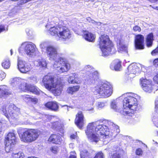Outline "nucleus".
<instances>
[{
    "label": "nucleus",
    "mask_w": 158,
    "mask_h": 158,
    "mask_svg": "<svg viewBox=\"0 0 158 158\" xmlns=\"http://www.w3.org/2000/svg\"><path fill=\"white\" fill-rule=\"evenodd\" d=\"M29 91L36 94H40V92L39 89L36 86L31 85V87H30Z\"/></svg>",
    "instance_id": "obj_34"
},
{
    "label": "nucleus",
    "mask_w": 158,
    "mask_h": 158,
    "mask_svg": "<svg viewBox=\"0 0 158 158\" xmlns=\"http://www.w3.org/2000/svg\"><path fill=\"white\" fill-rule=\"evenodd\" d=\"M93 91L102 97L107 98L112 93V86L108 82H99L94 88Z\"/></svg>",
    "instance_id": "obj_5"
},
{
    "label": "nucleus",
    "mask_w": 158,
    "mask_h": 158,
    "mask_svg": "<svg viewBox=\"0 0 158 158\" xmlns=\"http://www.w3.org/2000/svg\"><path fill=\"white\" fill-rule=\"evenodd\" d=\"M71 35L70 31L67 27L60 26L57 40H67L71 38Z\"/></svg>",
    "instance_id": "obj_9"
},
{
    "label": "nucleus",
    "mask_w": 158,
    "mask_h": 158,
    "mask_svg": "<svg viewBox=\"0 0 158 158\" xmlns=\"http://www.w3.org/2000/svg\"><path fill=\"white\" fill-rule=\"evenodd\" d=\"M83 71L86 73L87 78L89 76L90 73L94 71L92 67L89 65L85 66L83 69Z\"/></svg>",
    "instance_id": "obj_33"
},
{
    "label": "nucleus",
    "mask_w": 158,
    "mask_h": 158,
    "mask_svg": "<svg viewBox=\"0 0 158 158\" xmlns=\"http://www.w3.org/2000/svg\"><path fill=\"white\" fill-rule=\"evenodd\" d=\"M48 140L53 143L60 144L62 140L60 135L53 134L50 136Z\"/></svg>",
    "instance_id": "obj_20"
},
{
    "label": "nucleus",
    "mask_w": 158,
    "mask_h": 158,
    "mask_svg": "<svg viewBox=\"0 0 158 158\" xmlns=\"http://www.w3.org/2000/svg\"><path fill=\"white\" fill-rule=\"evenodd\" d=\"M89 155V153L86 150H84L80 151L81 158H85L86 156H88Z\"/></svg>",
    "instance_id": "obj_38"
},
{
    "label": "nucleus",
    "mask_w": 158,
    "mask_h": 158,
    "mask_svg": "<svg viewBox=\"0 0 158 158\" xmlns=\"http://www.w3.org/2000/svg\"><path fill=\"white\" fill-rule=\"evenodd\" d=\"M23 98L25 100H28L30 98L28 97V96L27 95L24 96L23 97Z\"/></svg>",
    "instance_id": "obj_56"
},
{
    "label": "nucleus",
    "mask_w": 158,
    "mask_h": 158,
    "mask_svg": "<svg viewBox=\"0 0 158 158\" xmlns=\"http://www.w3.org/2000/svg\"><path fill=\"white\" fill-rule=\"evenodd\" d=\"M46 51L51 60H55L58 56L57 49L53 46H48L46 48Z\"/></svg>",
    "instance_id": "obj_12"
},
{
    "label": "nucleus",
    "mask_w": 158,
    "mask_h": 158,
    "mask_svg": "<svg viewBox=\"0 0 158 158\" xmlns=\"http://www.w3.org/2000/svg\"><path fill=\"white\" fill-rule=\"evenodd\" d=\"M28 158H37L35 157H29Z\"/></svg>",
    "instance_id": "obj_63"
},
{
    "label": "nucleus",
    "mask_w": 158,
    "mask_h": 158,
    "mask_svg": "<svg viewBox=\"0 0 158 158\" xmlns=\"http://www.w3.org/2000/svg\"><path fill=\"white\" fill-rule=\"evenodd\" d=\"M106 105L105 102H99L98 103L97 107L98 109H101L103 107Z\"/></svg>",
    "instance_id": "obj_43"
},
{
    "label": "nucleus",
    "mask_w": 158,
    "mask_h": 158,
    "mask_svg": "<svg viewBox=\"0 0 158 158\" xmlns=\"http://www.w3.org/2000/svg\"><path fill=\"white\" fill-rule=\"evenodd\" d=\"M26 32L27 35L31 36L32 34V31L29 29L27 28L26 29Z\"/></svg>",
    "instance_id": "obj_53"
},
{
    "label": "nucleus",
    "mask_w": 158,
    "mask_h": 158,
    "mask_svg": "<svg viewBox=\"0 0 158 158\" xmlns=\"http://www.w3.org/2000/svg\"><path fill=\"white\" fill-rule=\"evenodd\" d=\"M94 158H104L103 154L102 152H99L96 155Z\"/></svg>",
    "instance_id": "obj_46"
},
{
    "label": "nucleus",
    "mask_w": 158,
    "mask_h": 158,
    "mask_svg": "<svg viewBox=\"0 0 158 158\" xmlns=\"http://www.w3.org/2000/svg\"><path fill=\"white\" fill-rule=\"evenodd\" d=\"M70 69V65L69 63H67L64 60L63 64L61 65V67L57 69V70L60 72L63 73L64 72H67Z\"/></svg>",
    "instance_id": "obj_26"
},
{
    "label": "nucleus",
    "mask_w": 158,
    "mask_h": 158,
    "mask_svg": "<svg viewBox=\"0 0 158 158\" xmlns=\"http://www.w3.org/2000/svg\"><path fill=\"white\" fill-rule=\"evenodd\" d=\"M2 66L5 69H8L10 66V62L9 59H7L4 60L2 63Z\"/></svg>",
    "instance_id": "obj_35"
},
{
    "label": "nucleus",
    "mask_w": 158,
    "mask_h": 158,
    "mask_svg": "<svg viewBox=\"0 0 158 158\" xmlns=\"http://www.w3.org/2000/svg\"><path fill=\"white\" fill-rule=\"evenodd\" d=\"M46 27L47 28L50 27L49 25H48V24L46 26Z\"/></svg>",
    "instance_id": "obj_61"
},
{
    "label": "nucleus",
    "mask_w": 158,
    "mask_h": 158,
    "mask_svg": "<svg viewBox=\"0 0 158 158\" xmlns=\"http://www.w3.org/2000/svg\"><path fill=\"white\" fill-rule=\"evenodd\" d=\"M76 137V135L74 134L70 136V138L72 139H74Z\"/></svg>",
    "instance_id": "obj_57"
},
{
    "label": "nucleus",
    "mask_w": 158,
    "mask_h": 158,
    "mask_svg": "<svg viewBox=\"0 0 158 158\" xmlns=\"http://www.w3.org/2000/svg\"><path fill=\"white\" fill-rule=\"evenodd\" d=\"M83 36L86 40L90 42H93L95 38L94 35L87 31L84 32Z\"/></svg>",
    "instance_id": "obj_23"
},
{
    "label": "nucleus",
    "mask_w": 158,
    "mask_h": 158,
    "mask_svg": "<svg viewBox=\"0 0 158 158\" xmlns=\"http://www.w3.org/2000/svg\"><path fill=\"white\" fill-rule=\"evenodd\" d=\"M8 113L9 118L13 119L17 118L18 116L20 114V109L14 104H10L8 107Z\"/></svg>",
    "instance_id": "obj_10"
},
{
    "label": "nucleus",
    "mask_w": 158,
    "mask_h": 158,
    "mask_svg": "<svg viewBox=\"0 0 158 158\" xmlns=\"http://www.w3.org/2000/svg\"><path fill=\"white\" fill-rule=\"evenodd\" d=\"M24 156L23 153L19 152L17 153H13L12 155V158H23Z\"/></svg>",
    "instance_id": "obj_36"
},
{
    "label": "nucleus",
    "mask_w": 158,
    "mask_h": 158,
    "mask_svg": "<svg viewBox=\"0 0 158 158\" xmlns=\"http://www.w3.org/2000/svg\"><path fill=\"white\" fill-rule=\"evenodd\" d=\"M98 76L99 74L97 71H93L87 77V80L89 83H92L95 79L98 78Z\"/></svg>",
    "instance_id": "obj_24"
},
{
    "label": "nucleus",
    "mask_w": 158,
    "mask_h": 158,
    "mask_svg": "<svg viewBox=\"0 0 158 158\" xmlns=\"http://www.w3.org/2000/svg\"><path fill=\"white\" fill-rule=\"evenodd\" d=\"M21 82V79L19 78H15L11 80V83L13 85H16L19 84Z\"/></svg>",
    "instance_id": "obj_37"
},
{
    "label": "nucleus",
    "mask_w": 158,
    "mask_h": 158,
    "mask_svg": "<svg viewBox=\"0 0 158 158\" xmlns=\"http://www.w3.org/2000/svg\"><path fill=\"white\" fill-rule=\"evenodd\" d=\"M60 26H54L50 27L48 31L49 33L52 35L56 36L57 39L58 36L59 30Z\"/></svg>",
    "instance_id": "obj_25"
},
{
    "label": "nucleus",
    "mask_w": 158,
    "mask_h": 158,
    "mask_svg": "<svg viewBox=\"0 0 158 158\" xmlns=\"http://www.w3.org/2000/svg\"><path fill=\"white\" fill-rule=\"evenodd\" d=\"M6 74L3 71H0V81H2L6 77Z\"/></svg>",
    "instance_id": "obj_44"
},
{
    "label": "nucleus",
    "mask_w": 158,
    "mask_h": 158,
    "mask_svg": "<svg viewBox=\"0 0 158 158\" xmlns=\"http://www.w3.org/2000/svg\"><path fill=\"white\" fill-rule=\"evenodd\" d=\"M43 82L46 88L52 91L55 95H59L62 90V86L57 82L56 79L52 76H45L43 78Z\"/></svg>",
    "instance_id": "obj_4"
},
{
    "label": "nucleus",
    "mask_w": 158,
    "mask_h": 158,
    "mask_svg": "<svg viewBox=\"0 0 158 158\" xmlns=\"http://www.w3.org/2000/svg\"><path fill=\"white\" fill-rule=\"evenodd\" d=\"M111 158H122L121 154L118 152L114 153L112 156Z\"/></svg>",
    "instance_id": "obj_45"
},
{
    "label": "nucleus",
    "mask_w": 158,
    "mask_h": 158,
    "mask_svg": "<svg viewBox=\"0 0 158 158\" xmlns=\"http://www.w3.org/2000/svg\"><path fill=\"white\" fill-rule=\"evenodd\" d=\"M7 28H6L4 25L0 24V33L5 31H7Z\"/></svg>",
    "instance_id": "obj_47"
},
{
    "label": "nucleus",
    "mask_w": 158,
    "mask_h": 158,
    "mask_svg": "<svg viewBox=\"0 0 158 158\" xmlns=\"http://www.w3.org/2000/svg\"><path fill=\"white\" fill-rule=\"evenodd\" d=\"M69 158H76V156L73 155H72L71 154L70 155Z\"/></svg>",
    "instance_id": "obj_58"
},
{
    "label": "nucleus",
    "mask_w": 158,
    "mask_h": 158,
    "mask_svg": "<svg viewBox=\"0 0 158 158\" xmlns=\"http://www.w3.org/2000/svg\"><path fill=\"white\" fill-rule=\"evenodd\" d=\"M28 2V0H21L18 2L19 5H22Z\"/></svg>",
    "instance_id": "obj_51"
},
{
    "label": "nucleus",
    "mask_w": 158,
    "mask_h": 158,
    "mask_svg": "<svg viewBox=\"0 0 158 158\" xmlns=\"http://www.w3.org/2000/svg\"><path fill=\"white\" fill-rule=\"evenodd\" d=\"M64 106L65 107V109H66L67 110V111H68L69 110V109L70 108L69 107H68V106L66 105Z\"/></svg>",
    "instance_id": "obj_59"
},
{
    "label": "nucleus",
    "mask_w": 158,
    "mask_h": 158,
    "mask_svg": "<svg viewBox=\"0 0 158 158\" xmlns=\"http://www.w3.org/2000/svg\"><path fill=\"white\" fill-rule=\"evenodd\" d=\"M115 131L119 132L118 126L110 121L100 120L89 124L85 132L90 142L96 143L100 137L105 139L111 137Z\"/></svg>",
    "instance_id": "obj_1"
},
{
    "label": "nucleus",
    "mask_w": 158,
    "mask_h": 158,
    "mask_svg": "<svg viewBox=\"0 0 158 158\" xmlns=\"http://www.w3.org/2000/svg\"><path fill=\"white\" fill-rule=\"evenodd\" d=\"M1 110L3 112V113L4 114V115L6 117L8 118H9V114H8V112L6 110V107L5 106H3L2 108L1 109Z\"/></svg>",
    "instance_id": "obj_40"
},
{
    "label": "nucleus",
    "mask_w": 158,
    "mask_h": 158,
    "mask_svg": "<svg viewBox=\"0 0 158 158\" xmlns=\"http://www.w3.org/2000/svg\"><path fill=\"white\" fill-rule=\"evenodd\" d=\"M47 45V43L46 42H43L40 44V47L42 49H44Z\"/></svg>",
    "instance_id": "obj_52"
},
{
    "label": "nucleus",
    "mask_w": 158,
    "mask_h": 158,
    "mask_svg": "<svg viewBox=\"0 0 158 158\" xmlns=\"http://www.w3.org/2000/svg\"><path fill=\"white\" fill-rule=\"evenodd\" d=\"M10 52L11 55H12V49H11L10 50Z\"/></svg>",
    "instance_id": "obj_62"
},
{
    "label": "nucleus",
    "mask_w": 158,
    "mask_h": 158,
    "mask_svg": "<svg viewBox=\"0 0 158 158\" xmlns=\"http://www.w3.org/2000/svg\"><path fill=\"white\" fill-rule=\"evenodd\" d=\"M40 132L34 129H28L19 134L21 141L25 143H30L35 140L39 137Z\"/></svg>",
    "instance_id": "obj_6"
},
{
    "label": "nucleus",
    "mask_w": 158,
    "mask_h": 158,
    "mask_svg": "<svg viewBox=\"0 0 158 158\" xmlns=\"http://www.w3.org/2000/svg\"><path fill=\"white\" fill-rule=\"evenodd\" d=\"M152 121L154 125L158 127V97L155 101V110L153 114Z\"/></svg>",
    "instance_id": "obj_16"
},
{
    "label": "nucleus",
    "mask_w": 158,
    "mask_h": 158,
    "mask_svg": "<svg viewBox=\"0 0 158 158\" xmlns=\"http://www.w3.org/2000/svg\"><path fill=\"white\" fill-rule=\"evenodd\" d=\"M35 64L40 68L44 69L46 67L47 63L46 60L43 59H39L35 61L34 62Z\"/></svg>",
    "instance_id": "obj_27"
},
{
    "label": "nucleus",
    "mask_w": 158,
    "mask_h": 158,
    "mask_svg": "<svg viewBox=\"0 0 158 158\" xmlns=\"http://www.w3.org/2000/svg\"><path fill=\"white\" fill-rule=\"evenodd\" d=\"M52 127L53 128L59 129L60 127H62V125L58 121H56L52 123Z\"/></svg>",
    "instance_id": "obj_39"
},
{
    "label": "nucleus",
    "mask_w": 158,
    "mask_h": 158,
    "mask_svg": "<svg viewBox=\"0 0 158 158\" xmlns=\"http://www.w3.org/2000/svg\"><path fill=\"white\" fill-rule=\"evenodd\" d=\"M12 92L6 86H2L0 87V98L4 96L11 94Z\"/></svg>",
    "instance_id": "obj_22"
},
{
    "label": "nucleus",
    "mask_w": 158,
    "mask_h": 158,
    "mask_svg": "<svg viewBox=\"0 0 158 158\" xmlns=\"http://www.w3.org/2000/svg\"><path fill=\"white\" fill-rule=\"evenodd\" d=\"M15 135L14 132H9L6 136L5 139L6 143L5 150L9 152L11 148L12 145H14L16 143Z\"/></svg>",
    "instance_id": "obj_8"
},
{
    "label": "nucleus",
    "mask_w": 158,
    "mask_h": 158,
    "mask_svg": "<svg viewBox=\"0 0 158 158\" xmlns=\"http://www.w3.org/2000/svg\"><path fill=\"white\" fill-rule=\"evenodd\" d=\"M144 38L143 35H138L135 36V48L138 49H143L144 45Z\"/></svg>",
    "instance_id": "obj_14"
},
{
    "label": "nucleus",
    "mask_w": 158,
    "mask_h": 158,
    "mask_svg": "<svg viewBox=\"0 0 158 158\" xmlns=\"http://www.w3.org/2000/svg\"><path fill=\"white\" fill-rule=\"evenodd\" d=\"M45 106L49 109L55 111H57L59 108L58 104L56 102H48L45 104Z\"/></svg>",
    "instance_id": "obj_21"
},
{
    "label": "nucleus",
    "mask_w": 158,
    "mask_h": 158,
    "mask_svg": "<svg viewBox=\"0 0 158 158\" xmlns=\"http://www.w3.org/2000/svg\"><path fill=\"white\" fill-rule=\"evenodd\" d=\"M121 62L118 59L114 60L111 63L110 68L112 70H114L116 71L120 70L121 68Z\"/></svg>",
    "instance_id": "obj_19"
},
{
    "label": "nucleus",
    "mask_w": 158,
    "mask_h": 158,
    "mask_svg": "<svg viewBox=\"0 0 158 158\" xmlns=\"http://www.w3.org/2000/svg\"><path fill=\"white\" fill-rule=\"evenodd\" d=\"M36 51L35 45L32 43L28 42L23 43L19 49V52L22 55L26 54L31 57L35 55Z\"/></svg>",
    "instance_id": "obj_7"
},
{
    "label": "nucleus",
    "mask_w": 158,
    "mask_h": 158,
    "mask_svg": "<svg viewBox=\"0 0 158 158\" xmlns=\"http://www.w3.org/2000/svg\"><path fill=\"white\" fill-rule=\"evenodd\" d=\"M87 20L88 21L89 23H92L94 24H98V25H100L101 24V23L100 22H97L95 21L93 19H91L90 17H88L86 18Z\"/></svg>",
    "instance_id": "obj_41"
},
{
    "label": "nucleus",
    "mask_w": 158,
    "mask_h": 158,
    "mask_svg": "<svg viewBox=\"0 0 158 158\" xmlns=\"http://www.w3.org/2000/svg\"><path fill=\"white\" fill-rule=\"evenodd\" d=\"M117 45L118 47V48L120 51L127 53V46L124 45L121 40H119L117 41Z\"/></svg>",
    "instance_id": "obj_29"
},
{
    "label": "nucleus",
    "mask_w": 158,
    "mask_h": 158,
    "mask_svg": "<svg viewBox=\"0 0 158 158\" xmlns=\"http://www.w3.org/2000/svg\"><path fill=\"white\" fill-rule=\"evenodd\" d=\"M18 68L19 71L23 73H26L29 71L31 69V66L27 64L25 61L18 60Z\"/></svg>",
    "instance_id": "obj_13"
},
{
    "label": "nucleus",
    "mask_w": 158,
    "mask_h": 158,
    "mask_svg": "<svg viewBox=\"0 0 158 158\" xmlns=\"http://www.w3.org/2000/svg\"><path fill=\"white\" fill-rule=\"evenodd\" d=\"M153 40V33H151L148 35L146 39V43L147 46L148 47H151L152 45Z\"/></svg>",
    "instance_id": "obj_30"
},
{
    "label": "nucleus",
    "mask_w": 158,
    "mask_h": 158,
    "mask_svg": "<svg viewBox=\"0 0 158 158\" xmlns=\"http://www.w3.org/2000/svg\"><path fill=\"white\" fill-rule=\"evenodd\" d=\"M65 59L62 58L60 57L55 60V62L53 64V66L54 68L57 70L61 67V65L63 64Z\"/></svg>",
    "instance_id": "obj_28"
},
{
    "label": "nucleus",
    "mask_w": 158,
    "mask_h": 158,
    "mask_svg": "<svg viewBox=\"0 0 158 158\" xmlns=\"http://www.w3.org/2000/svg\"><path fill=\"white\" fill-rule=\"evenodd\" d=\"M75 123L79 128L82 129L84 124V117L82 112H79L76 115Z\"/></svg>",
    "instance_id": "obj_15"
},
{
    "label": "nucleus",
    "mask_w": 158,
    "mask_h": 158,
    "mask_svg": "<svg viewBox=\"0 0 158 158\" xmlns=\"http://www.w3.org/2000/svg\"><path fill=\"white\" fill-rule=\"evenodd\" d=\"M37 101V99H35V101L36 102Z\"/></svg>",
    "instance_id": "obj_64"
},
{
    "label": "nucleus",
    "mask_w": 158,
    "mask_h": 158,
    "mask_svg": "<svg viewBox=\"0 0 158 158\" xmlns=\"http://www.w3.org/2000/svg\"><path fill=\"white\" fill-rule=\"evenodd\" d=\"M152 8L155 9H156L158 10V6H156L155 7H152Z\"/></svg>",
    "instance_id": "obj_60"
},
{
    "label": "nucleus",
    "mask_w": 158,
    "mask_h": 158,
    "mask_svg": "<svg viewBox=\"0 0 158 158\" xmlns=\"http://www.w3.org/2000/svg\"><path fill=\"white\" fill-rule=\"evenodd\" d=\"M128 73H126L128 75L131 73L133 74H138L140 71L139 67L135 64H132L129 65L127 68Z\"/></svg>",
    "instance_id": "obj_17"
},
{
    "label": "nucleus",
    "mask_w": 158,
    "mask_h": 158,
    "mask_svg": "<svg viewBox=\"0 0 158 158\" xmlns=\"http://www.w3.org/2000/svg\"><path fill=\"white\" fill-rule=\"evenodd\" d=\"M153 65L156 67L158 68V58L155 59L153 62Z\"/></svg>",
    "instance_id": "obj_50"
},
{
    "label": "nucleus",
    "mask_w": 158,
    "mask_h": 158,
    "mask_svg": "<svg viewBox=\"0 0 158 158\" xmlns=\"http://www.w3.org/2000/svg\"><path fill=\"white\" fill-rule=\"evenodd\" d=\"M98 44L102 52V56H106L114 53L116 51L108 35L104 34L98 38Z\"/></svg>",
    "instance_id": "obj_3"
},
{
    "label": "nucleus",
    "mask_w": 158,
    "mask_h": 158,
    "mask_svg": "<svg viewBox=\"0 0 158 158\" xmlns=\"http://www.w3.org/2000/svg\"><path fill=\"white\" fill-rule=\"evenodd\" d=\"M30 87H31V85L24 83L20 85L19 86V88L22 91L26 92L29 91Z\"/></svg>",
    "instance_id": "obj_32"
},
{
    "label": "nucleus",
    "mask_w": 158,
    "mask_h": 158,
    "mask_svg": "<svg viewBox=\"0 0 158 158\" xmlns=\"http://www.w3.org/2000/svg\"><path fill=\"white\" fill-rule=\"evenodd\" d=\"M50 150L51 152L54 154L56 153L59 151L58 148L57 146H53L51 147Z\"/></svg>",
    "instance_id": "obj_42"
},
{
    "label": "nucleus",
    "mask_w": 158,
    "mask_h": 158,
    "mask_svg": "<svg viewBox=\"0 0 158 158\" xmlns=\"http://www.w3.org/2000/svg\"><path fill=\"white\" fill-rule=\"evenodd\" d=\"M31 79V80H33L34 82H37V79L36 77H30Z\"/></svg>",
    "instance_id": "obj_55"
},
{
    "label": "nucleus",
    "mask_w": 158,
    "mask_h": 158,
    "mask_svg": "<svg viewBox=\"0 0 158 158\" xmlns=\"http://www.w3.org/2000/svg\"><path fill=\"white\" fill-rule=\"evenodd\" d=\"M153 79L154 82L158 84V72L156 75L154 77Z\"/></svg>",
    "instance_id": "obj_54"
},
{
    "label": "nucleus",
    "mask_w": 158,
    "mask_h": 158,
    "mask_svg": "<svg viewBox=\"0 0 158 158\" xmlns=\"http://www.w3.org/2000/svg\"><path fill=\"white\" fill-rule=\"evenodd\" d=\"M140 81L142 84V88L143 90L146 92L151 93L153 88L156 86L152 85V81L150 80H147L146 79H140Z\"/></svg>",
    "instance_id": "obj_11"
},
{
    "label": "nucleus",
    "mask_w": 158,
    "mask_h": 158,
    "mask_svg": "<svg viewBox=\"0 0 158 158\" xmlns=\"http://www.w3.org/2000/svg\"><path fill=\"white\" fill-rule=\"evenodd\" d=\"M111 108L123 115L132 116L135 112L139 110L137 99L134 97L129 95L123 100V108L121 110L117 109L116 102L115 100L111 102Z\"/></svg>",
    "instance_id": "obj_2"
},
{
    "label": "nucleus",
    "mask_w": 158,
    "mask_h": 158,
    "mask_svg": "<svg viewBox=\"0 0 158 158\" xmlns=\"http://www.w3.org/2000/svg\"><path fill=\"white\" fill-rule=\"evenodd\" d=\"M80 87L79 85L73 86V87H69L67 90V92L70 94H73L74 93L78 91Z\"/></svg>",
    "instance_id": "obj_31"
},
{
    "label": "nucleus",
    "mask_w": 158,
    "mask_h": 158,
    "mask_svg": "<svg viewBox=\"0 0 158 158\" xmlns=\"http://www.w3.org/2000/svg\"><path fill=\"white\" fill-rule=\"evenodd\" d=\"M143 152L141 148H139L136 149V153L137 155H142Z\"/></svg>",
    "instance_id": "obj_49"
},
{
    "label": "nucleus",
    "mask_w": 158,
    "mask_h": 158,
    "mask_svg": "<svg viewBox=\"0 0 158 158\" xmlns=\"http://www.w3.org/2000/svg\"><path fill=\"white\" fill-rule=\"evenodd\" d=\"M133 30L135 32L138 31L140 32L141 31L140 27L137 26H135L134 27H133Z\"/></svg>",
    "instance_id": "obj_48"
},
{
    "label": "nucleus",
    "mask_w": 158,
    "mask_h": 158,
    "mask_svg": "<svg viewBox=\"0 0 158 158\" xmlns=\"http://www.w3.org/2000/svg\"><path fill=\"white\" fill-rule=\"evenodd\" d=\"M68 81L70 84H79L81 81L77 74L75 73L71 74L68 79Z\"/></svg>",
    "instance_id": "obj_18"
}]
</instances>
